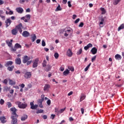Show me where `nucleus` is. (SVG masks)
I'll return each instance as SVG.
<instances>
[{"mask_svg":"<svg viewBox=\"0 0 124 124\" xmlns=\"http://www.w3.org/2000/svg\"><path fill=\"white\" fill-rule=\"evenodd\" d=\"M16 29L17 31H18L19 32L20 34H22V32L23 31L22 30H27V28L24 27V26H23V24L22 23H19L18 25L16 26Z\"/></svg>","mask_w":124,"mask_h":124,"instance_id":"obj_1","label":"nucleus"},{"mask_svg":"<svg viewBox=\"0 0 124 124\" xmlns=\"http://www.w3.org/2000/svg\"><path fill=\"white\" fill-rule=\"evenodd\" d=\"M16 104L18 105V107L20 109H25L28 106V105L21 103V102L17 101L16 103Z\"/></svg>","mask_w":124,"mask_h":124,"instance_id":"obj_2","label":"nucleus"},{"mask_svg":"<svg viewBox=\"0 0 124 124\" xmlns=\"http://www.w3.org/2000/svg\"><path fill=\"white\" fill-rule=\"evenodd\" d=\"M10 110L12 112V116H15V117H18V115L16 113V111H17V109L15 108H10Z\"/></svg>","mask_w":124,"mask_h":124,"instance_id":"obj_3","label":"nucleus"},{"mask_svg":"<svg viewBox=\"0 0 124 124\" xmlns=\"http://www.w3.org/2000/svg\"><path fill=\"white\" fill-rule=\"evenodd\" d=\"M31 60V57L25 55L23 58L22 62L23 63H27V62H29Z\"/></svg>","mask_w":124,"mask_h":124,"instance_id":"obj_4","label":"nucleus"},{"mask_svg":"<svg viewBox=\"0 0 124 124\" xmlns=\"http://www.w3.org/2000/svg\"><path fill=\"white\" fill-rule=\"evenodd\" d=\"M17 118H18V117H16L15 116H11L12 124H18V123L17 122Z\"/></svg>","mask_w":124,"mask_h":124,"instance_id":"obj_5","label":"nucleus"},{"mask_svg":"<svg viewBox=\"0 0 124 124\" xmlns=\"http://www.w3.org/2000/svg\"><path fill=\"white\" fill-rule=\"evenodd\" d=\"M39 61V59H38V58H37L34 60L33 63V65H32L33 68H35V67H37L38 65Z\"/></svg>","mask_w":124,"mask_h":124,"instance_id":"obj_6","label":"nucleus"},{"mask_svg":"<svg viewBox=\"0 0 124 124\" xmlns=\"http://www.w3.org/2000/svg\"><path fill=\"white\" fill-rule=\"evenodd\" d=\"M24 77L26 79H30V78H31V73L27 72L24 74Z\"/></svg>","mask_w":124,"mask_h":124,"instance_id":"obj_7","label":"nucleus"},{"mask_svg":"<svg viewBox=\"0 0 124 124\" xmlns=\"http://www.w3.org/2000/svg\"><path fill=\"white\" fill-rule=\"evenodd\" d=\"M16 12H17V13H19V14H22V13L24 12V9H23V8L20 7L16 8Z\"/></svg>","mask_w":124,"mask_h":124,"instance_id":"obj_8","label":"nucleus"},{"mask_svg":"<svg viewBox=\"0 0 124 124\" xmlns=\"http://www.w3.org/2000/svg\"><path fill=\"white\" fill-rule=\"evenodd\" d=\"M30 105H31V108L33 110H35L37 109V107H38V105H35L33 104V102H31L30 103Z\"/></svg>","mask_w":124,"mask_h":124,"instance_id":"obj_9","label":"nucleus"},{"mask_svg":"<svg viewBox=\"0 0 124 124\" xmlns=\"http://www.w3.org/2000/svg\"><path fill=\"white\" fill-rule=\"evenodd\" d=\"M22 36L23 37H29L30 36V32L27 31H23V33H22Z\"/></svg>","mask_w":124,"mask_h":124,"instance_id":"obj_10","label":"nucleus"},{"mask_svg":"<svg viewBox=\"0 0 124 124\" xmlns=\"http://www.w3.org/2000/svg\"><path fill=\"white\" fill-rule=\"evenodd\" d=\"M66 55L68 57H72V55H73V53H72V50L70 49V48H69L66 52Z\"/></svg>","mask_w":124,"mask_h":124,"instance_id":"obj_11","label":"nucleus"},{"mask_svg":"<svg viewBox=\"0 0 124 124\" xmlns=\"http://www.w3.org/2000/svg\"><path fill=\"white\" fill-rule=\"evenodd\" d=\"M5 24H6V27L8 28V27H9L11 24V20H10V19L9 18L7 19L5 21Z\"/></svg>","mask_w":124,"mask_h":124,"instance_id":"obj_12","label":"nucleus"},{"mask_svg":"<svg viewBox=\"0 0 124 124\" xmlns=\"http://www.w3.org/2000/svg\"><path fill=\"white\" fill-rule=\"evenodd\" d=\"M93 47V44L91 43L88 44L86 46H84V49L85 50V51H87V50H89L90 48H92Z\"/></svg>","mask_w":124,"mask_h":124,"instance_id":"obj_13","label":"nucleus"},{"mask_svg":"<svg viewBox=\"0 0 124 124\" xmlns=\"http://www.w3.org/2000/svg\"><path fill=\"white\" fill-rule=\"evenodd\" d=\"M12 64H13V62L12 61H8L6 62V63L5 64V66L6 67H8L9 66H12Z\"/></svg>","mask_w":124,"mask_h":124,"instance_id":"obj_14","label":"nucleus"},{"mask_svg":"<svg viewBox=\"0 0 124 124\" xmlns=\"http://www.w3.org/2000/svg\"><path fill=\"white\" fill-rule=\"evenodd\" d=\"M91 52L93 54V55H95V54L97 53V49L96 48V47H94L92 48V49L91 50Z\"/></svg>","mask_w":124,"mask_h":124,"instance_id":"obj_15","label":"nucleus"},{"mask_svg":"<svg viewBox=\"0 0 124 124\" xmlns=\"http://www.w3.org/2000/svg\"><path fill=\"white\" fill-rule=\"evenodd\" d=\"M12 34L13 35H16L18 33V30L16 29V27L14 29L11 31Z\"/></svg>","mask_w":124,"mask_h":124,"instance_id":"obj_16","label":"nucleus"},{"mask_svg":"<svg viewBox=\"0 0 124 124\" xmlns=\"http://www.w3.org/2000/svg\"><path fill=\"white\" fill-rule=\"evenodd\" d=\"M13 41V40H11L10 41L9 40H6V43L8 45V46L9 47H11L12 46V42Z\"/></svg>","mask_w":124,"mask_h":124,"instance_id":"obj_17","label":"nucleus"},{"mask_svg":"<svg viewBox=\"0 0 124 124\" xmlns=\"http://www.w3.org/2000/svg\"><path fill=\"white\" fill-rule=\"evenodd\" d=\"M9 84L12 86H15L16 85V81L12 79H9Z\"/></svg>","mask_w":124,"mask_h":124,"instance_id":"obj_18","label":"nucleus"},{"mask_svg":"<svg viewBox=\"0 0 124 124\" xmlns=\"http://www.w3.org/2000/svg\"><path fill=\"white\" fill-rule=\"evenodd\" d=\"M6 120V118L4 116H2L0 118V121H1V123H2V124H4L6 123V120Z\"/></svg>","mask_w":124,"mask_h":124,"instance_id":"obj_19","label":"nucleus"},{"mask_svg":"<svg viewBox=\"0 0 124 124\" xmlns=\"http://www.w3.org/2000/svg\"><path fill=\"white\" fill-rule=\"evenodd\" d=\"M21 59L20 58H17L16 59L15 63L16 64H20L21 63Z\"/></svg>","mask_w":124,"mask_h":124,"instance_id":"obj_20","label":"nucleus"},{"mask_svg":"<svg viewBox=\"0 0 124 124\" xmlns=\"http://www.w3.org/2000/svg\"><path fill=\"white\" fill-rule=\"evenodd\" d=\"M51 68H52V66L50 65V64H48L46 66L45 71L46 72H48V71H50V70H51Z\"/></svg>","mask_w":124,"mask_h":124,"instance_id":"obj_21","label":"nucleus"},{"mask_svg":"<svg viewBox=\"0 0 124 124\" xmlns=\"http://www.w3.org/2000/svg\"><path fill=\"white\" fill-rule=\"evenodd\" d=\"M31 39L32 40V42H34L35 39H36V35L35 34H31Z\"/></svg>","mask_w":124,"mask_h":124,"instance_id":"obj_22","label":"nucleus"},{"mask_svg":"<svg viewBox=\"0 0 124 124\" xmlns=\"http://www.w3.org/2000/svg\"><path fill=\"white\" fill-rule=\"evenodd\" d=\"M85 98H86L85 95L84 94H82L81 96H80V98L79 99L80 102L83 101L84 100V99H85Z\"/></svg>","mask_w":124,"mask_h":124,"instance_id":"obj_23","label":"nucleus"},{"mask_svg":"<svg viewBox=\"0 0 124 124\" xmlns=\"http://www.w3.org/2000/svg\"><path fill=\"white\" fill-rule=\"evenodd\" d=\"M115 58L116 60H118V61H120V60H122V56L120 54H116L115 56Z\"/></svg>","mask_w":124,"mask_h":124,"instance_id":"obj_24","label":"nucleus"},{"mask_svg":"<svg viewBox=\"0 0 124 124\" xmlns=\"http://www.w3.org/2000/svg\"><path fill=\"white\" fill-rule=\"evenodd\" d=\"M50 88V85L49 84H45L44 87V91H48Z\"/></svg>","mask_w":124,"mask_h":124,"instance_id":"obj_25","label":"nucleus"},{"mask_svg":"<svg viewBox=\"0 0 124 124\" xmlns=\"http://www.w3.org/2000/svg\"><path fill=\"white\" fill-rule=\"evenodd\" d=\"M28 119V115L24 114L21 117V121H25Z\"/></svg>","mask_w":124,"mask_h":124,"instance_id":"obj_26","label":"nucleus"},{"mask_svg":"<svg viewBox=\"0 0 124 124\" xmlns=\"http://www.w3.org/2000/svg\"><path fill=\"white\" fill-rule=\"evenodd\" d=\"M15 48H16V49H21V48H22V46H21L20 45H19L18 43H16L15 45Z\"/></svg>","mask_w":124,"mask_h":124,"instance_id":"obj_27","label":"nucleus"},{"mask_svg":"<svg viewBox=\"0 0 124 124\" xmlns=\"http://www.w3.org/2000/svg\"><path fill=\"white\" fill-rule=\"evenodd\" d=\"M124 24H121V25L118 27V31H121V30H124Z\"/></svg>","mask_w":124,"mask_h":124,"instance_id":"obj_28","label":"nucleus"},{"mask_svg":"<svg viewBox=\"0 0 124 124\" xmlns=\"http://www.w3.org/2000/svg\"><path fill=\"white\" fill-rule=\"evenodd\" d=\"M14 65L9 66L7 67V70H9V71H13V69L14 68Z\"/></svg>","mask_w":124,"mask_h":124,"instance_id":"obj_29","label":"nucleus"},{"mask_svg":"<svg viewBox=\"0 0 124 124\" xmlns=\"http://www.w3.org/2000/svg\"><path fill=\"white\" fill-rule=\"evenodd\" d=\"M70 73L69 72V70H68V69H66L65 70L63 73V75H64L65 76H66V75H68V74Z\"/></svg>","mask_w":124,"mask_h":124,"instance_id":"obj_30","label":"nucleus"},{"mask_svg":"<svg viewBox=\"0 0 124 124\" xmlns=\"http://www.w3.org/2000/svg\"><path fill=\"white\" fill-rule=\"evenodd\" d=\"M122 0H113V4L114 5H117V4H119V2H120Z\"/></svg>","mask_w":124,"mask_h":124,"instance_id":"obj_31","label":"nucleus"},{"mask_svg":"<svg viewBox=\"0 0 124 124\" xmlns=\"http://www.w3.org/2000/svg\"><path fill=\"white\" fill-rule=\"evenodd\" d=\"M100 10H101V11H102L101 14L102 15H104V14H105V13H106V11L105 10V8H100Z\"/></svg>","mask_w":124,"mask_h":124,"instance_id":"obj_32","label":"nucleus"},{"mask_svg":"<svg viewBox=\"0 0 124 124\" xmlns=\"http://www.w3.org/2000/svg\"><path fill=\"white\" fill-rule=\"evenodd\" d=\"M92 64V63H90L87 66V67L84 69V71H88V70H89V68H90V66H91Z\"/></svg>","mask_w":124,"mask_h":124,"instance_id":"obj_33","label":"nucleus"},{"mask_svg":"<svg viewBox=\"0 0 124 124\" xmlns=\"http://www.w3.org/2000/svg\"><path fill=\"white\" fill-rule=\"evenodd\" d=\"M61 10H62V8H61V5L59 4L58 7L55 9V11H61Z\"/></svg>","mask_w":124,"mask_h":124,"instance_id":"obj_34","label":"nucleus"},{"mask_svg":"<svg viewBox=\"0 0 124 124\" xmlns=\"http://www.w3.org/2000/svg\"><path fill=\"white\" fill-rule=\"evenodd\" d=\"M46 64H47V62H46V60H44L43 63H42V65L43 67H46Z\"/></svg>","mask_w":124,"mask_h":124,"instance_id":"obj_35","label":"nucleus"},{"mask_svg":"<svg viewBox=\"0 0 124 124\" xmlns=\"http://www.w3.org/2000/svg\"><path fill=\"white\" fill-rule=\"evenodd\" d=\"M68 69L71 70V71H72V72H73V71H74V67H73V66H69L68 67Z\"/></svg>","mask_w":124,"mask_h":124,"instance_id":"obj_36","label":"nucleus"},{"mask_svg":"<svg viewBox=\"0 0 124 124\" xmlns=\"http://www.w3.org/2000/svg\"><path fill=\"white\" fill-rule=\"evenodd\" d=\"M82 52H83V49H82V48H80V49L77 52V55H81L82 54Z\"/></svg>","mask_w":124,"mask_h":124,"instance_id":"obj_37","label":"nucleus"},{"mask_svg":"<svg viewBox=\"0 0 124 124\" xmlns=\"http://www.w3.org/2000/svg\"><path fill=\"white\" fill-rule=\"evenodd\" d=\"M7 105H8V108H10V107H12V104H11L10 102H8Z\"/></svg>","mask_w":124,"mask_h":124,"instance_id":"obj_38","label":"nucleus"},{"mask_svg":"<svg viewBox=\"0 0 124 124\" xmlns=\"http://www.w3.org/2000/svg\"><path fill=\"white\" fill-rule=\"evenodd\" d=\"M42 46L43 47H45V46H46V43H45V41H44V40H43L42 41Z\"/></svg>","mask_w":124,"mask_h":124,"instance_id":"obj_39","label":"nucleus"},{"mask_svg":"<svg viewBox=\"0 0 124 124\" xmlns=\"http://www.w3.org/2000/svg\"><path fill=\"white\" fill-rule=\"evenodd\" d=\"M10 87H8L7 86H6L4 87V90L6 91V92H8V91H10Z\"/></svg>","mask_w":124,"mask_h":124,"instance_id":"obj_40","label":"nucleus"},{"mask_svg":"<svg viewBox=\"0 0 124 124\" xmlns=\"http://www.w3.org/2000/svg\"><path fill=\"white\" fill-rule=\"evenodd\" d=\"M65 109H66V108H62L60 110V114H62V113L64 112L65 110Z\"/></svg>","mask_w":124,"mask_h":124,"instance_id":"obj_41","label":"nucleus"},{"mask_svg":"<svg viewBox=\"0 0 124 124\" xmlns=\"http://www.w3.org/2000/svg\"><path fill=\"white\" fill-rule=\"evenodd\" d=\"M55 113H57V115H59L60 114V111L59 110V108H55Z\"/></svg>","mask_w":124,"mask_h":124,"instance_id":"obj_42","label":"nucleus"},{"mask_svg":"<svg viewBox=\"0 0 124 124\" xmlns=\"http://www.w3.org/2000/svg\"><path fill=\"white\" fill-rule=\"evenodd\" d=\"M11 51H13V52H16L17 48H16V47H15V46L13 47H11Z\"/></svg>","mask_w":124,"mask_h":124,"instance_id":"obj_43","label":"nucleus"},{"mask_svg":"<svg viewBox=\"0 0 124 124\" xmlns=\"http://www.w3.org/2000/svg\"><path fill=\"white\" fill-rule=\"evenodd\" d=\"M25 18L27 19L28 20H30L31 19V15H27L25 16Z\"/></svg>","mask_w":124,"mask_h":124,"instance_id":"obj_44","label":"nucleus"},{"mask_svg":"<svg viewBox=\"0 0 124 124\" xmlns=\"http://www.w3.org/2000/svg\"><path fill=\"white\" fill-rule=\"evenodd\" d=\"M0 105H3L4 104V100L2 99H1L0 100Z\"/></svg>","mask_w":124,"mask_h":124,"instance_id":"obj_45","label":"nucleus"},{"mask_svg":"<svg viewBox=\"0 0 124 124\" xmlns=\"http://www.w3.org/2000/svg\"><path fill=\"white\" fill-rule=\"evenodd\" d=\"M54 58L55 59H58L59 58V53H55L54 54Z\"/></svg>","mask_w":124,"mask_h":124,"instance_id":"obj_46","label":"nucleus"},{"mask_svg":"<svg viewBox=\"0 0 124 124\" xmlns=\"http://www.w3.org/2000/svg\"><path fill=\"white\" fill-rule=\"evenodd\" d=\"M2 83L5 84V85H7V83H8V80L7 79H5L3 81Z\"/></svg>","mask_w":124,"mask_h":124,"instance_id":"obj_47","label":"nucleus"},{"mask_svg":"<svg viewBox=\"0 0 124 124\" xmlns=\"http://www.w3.org/2000/svg\"><path fill=\"white\" fill-rule=\"evenodd\" d=\"M40 113H43V109L38 110L36 111V114H39Z\"/></svg>","mask_w":124,"mask_h":124,"instance_id":"obj_48","label":"nucleus"},{"mask_svg":"<svg viewBox=\"0 0 124 124\" xmlns=\"http://www.w3.org/2000/svg\"><path fill=\"white\" fill-rule=\"evenodd\" d=\"M25 1H28V0H19V3L21 4H23Z\"/></svg>","mask_w":124,"mask_h":124,"instance_id":"obj_49","label":"nucleus"},{"mask_svg":"<svg viewBox=\"0 0 124 124\" xmlns=\"http://www.w3.org/2000/svg\"><path fill=\"white\" fill-rule=\"evenodd\" d=\"M43 100L40 99L38 100V104H42V102H43Z\"/></svg>","mask_w":124,"mask_h":124,"instance_id":"obj_50","label":"nucleus"},{"mask_svg":"<svg viewBox=\"0 0 124 124\" xmlns=\"http://www.w3.org/2000/svg\"><path fill=\"white\" fill-rule=\"evenodd\" d=\"M92 62H94V61H95V60H96V56H94L92 58Z\"/></svg>","mask_w":124,"mask_h":124,"instance_id":"obj_51","label":"nucleus"},{"mask_svg":"<svg viewBox=\"0 0 124 124\" xmlns=\"http://www.w3.org/2000/svg\"><path fill=\"white\" fill-rule=\"evenodd\" d=\"M104 22V18H101V22H100V25H103V22Z\"/></svg>","mask_w":124,"mask_h":124,"instance_id":"obj_52","label":"nucleus"},{"mask_svg":"<svg viewBox=\"0 0 124 124\" xmlns=\"http://www.w3.org/2000/svg\"><path fill=\"white\" fill-rule=\"evenodd\" d=\"M78 27L79 28H83V27H84V23L83 22H81L79 25H78Z\"/></svg>","mask_w":124,"mask_h":124,"instance_id":"obj_53","label":"nucleus"},{"mask_svg":"<svg viewBox=\"0 0 124 124\" xmlns=\"http://www.w3.org/2000/svg\"><path fill=\"white\" fill-rule=\"evenodd\" d=\"M31 62H32L31 60L27 61V62H26V65H30V64L31 63Z\"/></svg>","mask_w":124,"mask_h":124,"instance_id":"obj_54","label":"nucleus"},{"mask_svg":"<svg viewBox=\"0 0 124 124\" xmlns=\"http://www.w3.org/2000/svg\"><path fill=\"white\" fill-rule=\"evenodd\" d=\"M80 21V18H78L75 21V24H77Z\"/></svg>","mask_w":124,"mask_h":124,"instance_id":"obj_55","label":"nucleus"},{"mask_svg":"<svg viewBox=\"0 0 124 124\" xmlns=\"http://www.w3.org/2000/svg\"><path fill=\"white\" fill-rule=\"evenodd\" d=\"M47 105H51V100L49 99L46 101Z\"/></svg>","mask_w":124,"mask_h":124,"instance_id":"obj_56","label":"nucleus"},{"mask_svg":"<svg viewBox=\"0 0 124 124\" xmlns=\"http://www.w3.org/2000/svg\"><path fill=\"white\" fill-rule=\"evenodd\" d=\"M19 87H20L22 89H24L25 88V85L24 83L19 85Z\"/></svg>","mask_w":124,"mask_h":124,"instance_id":"obj_57","label":"nucleus"},{"mask_svg":"<svg viewBox=\"0 0 124 124\" xmlns=\"http://www.w3.org/2000/svg\"><path fill=\"white\" fill-rule=\"evenodd\" d=\"M55 117H56V115H55V114L51 115V119H52V120H54V119H55Z\"/></svg>","mask_w":124,"mask_h":124,"instance_id":"obj_58","label":"nucleus"},{"mask_svg":"<svg viewBox=\"0 0 124 124\" xmlns=\"http://www.w3.org/2000/svg\"><path fill=\"white\" fill-rule=\"evenodd\" d=\"M68 6L69 7H71V6H72V5H71V2H70V1H68Z\"/></svg>","mask_w":124,"mask_h":124,"instance_id":"obj_59","label":"nucleus"},{"mask_svg":"<svg viewBox=\"0 0 124 124\" xmlns=\"http://www.w3.org/2000/svg\"><path fill=\"white\" fill-rule=\"evenodd\" d=\"M41 99L42 100L44 101V97H45V95H44V94H42V95H41Z\"/></svg>","mask_w":124,"mask_h":124,"instance_id":"obj_60","label":"nucleus"},{"mask_svg":"<svg viewBox=\"0 0 124 124\" xmlns=\"http://www.w3.org/2000/svg\"><path fill=\"white\" fill-rule=\"evenodd\" d=\"M43 118L44 120H47V115H43Z\"/></svg>","mask_w":124,"mask_h":124,"instance_id":"obj_61","label":"nucleus"},{"mask_svg":"<svg viewBox=\"0 0 124 124\" xmlns=\"http://www.w3.org/2000/svg\"><path fill=\"white\" fill-rule=\"evenodd\" d=\"M66 2H67V0H63L62 3L63 4H66Z\"/></svg>","mask_w":124,"mask_h":124,"instance_id":"obj_62","label":"nucleus"},{"mask_svg":"<svg viewBox=\"0 0 124 124\" xmlns=\"http://www.w3.org/2000/svg\"><path fill=\"white\" fill-rule=\"evenodd\" d=\"M40 41H41V40L40 39H37L36 40V43L37 44H39V43H40Z\"/></svg>","mask_w":124,"mask_h":124,"instance_id":"obj_63","label":"nucleus"},{"mask_svg":"<svg viewBox=\"0 0 124 124\" xmlns=\"http://www.w3.org/2000/svg\"><path fill=\"white\" fill-rule=\"evenodd\" d=\"M85 111V109H84V108H81V114H84V112Z\"/></svg>","mask_w":124,"mask_h":124,"instance_id":"obj_64","label":"nucleus"}]
</instances>
